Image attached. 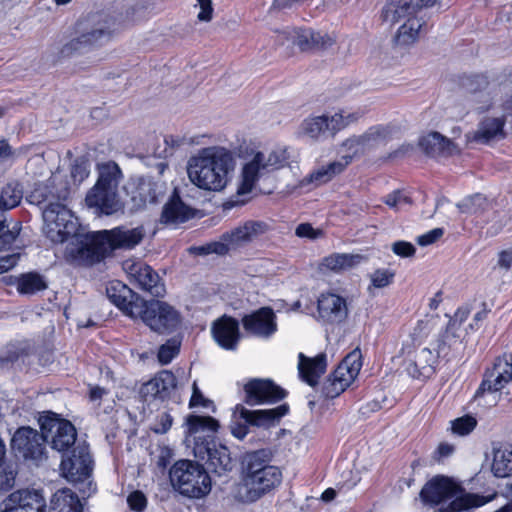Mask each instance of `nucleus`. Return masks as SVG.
I'll return each instance as SVG.
<instances>
[{
  "label": "nucleus",
  "instance_id": "obj_37",
  "mask_svg": "<svg viewBox=\"0 0 512 512\" xmlns=\"http://www.w3.org/2000/svg\"><path fill=\"white\" fill-rule=\"evenodd\" d=\"M504 124L503 118L487 117L479 123L473 139L481 143L501 139L504 137Z\"/></svg>",
  "mask_w": 512,
  "mask_h": 512
},
{
  "label": "nucleus",
  "instance_id": "obj_23",
  "mask_svg": "<svg viewBox=\"0 0 512 512\" xmlns=\"http://www.w3.org/2000/svg\"><path fill=\"white\" fill-rule=\"evenodd\" d=\"M245 331L255 337L268 339L277 331L276 315L272 308L262 307L242 318Z\"/></svg>",
  "mask_w": 512,
  "mask_h": 512
},
{
  "label": "nucleus",
  "instance_id": "obj_2",
  "mask_svg": "<svg viewBox=\"0 0 512 512\" xmlns=\"http://www.w3.org/2000/svg\"><path fill=\"white\" fill-rule=\"evenodd\" d=\"M143 226L129 228L118 226L85 235L67 248L68 255L78 264L93 265L105 259L114 250L133 249L145 237Z\"/></svg>",
  "mask_w": 512,
  "mask_h": 512
},
{
  "label": "nucleus",
  "instance_id": "obj_48",
  "mask_svg": "<svg viewBox=\"0 0 512 512\" xmlns=\"http://www.w3.org/2000/svg\"><path fill=\"white\" fill-rule=\"evenodd\" d=\"M383 202L391 209L399 211L412 204L410 196L403 190H394L383 198Z\"/></svg>",
  "mask_w": 512,
  "mask_h": 512
},
{
  "label": "nucleus",
  "instance_id": "obj_28",
  "mask_svg": "<svg viewBox=\"0 0 512 512\" xmlns=\"http://www.w3.org/2000/svg\"><path fill=\"white\" fill-rule=\"evenodd\" d=\"M108 299L122 310L126 315L133 318L131 311L134 304L141 302L142 298L136 295L128 286L120 281L110 282L106 288Z\"/></svg>",
  "mask_w": 512,
  "mask_h": 512
},
{
  "label": "nucleus",
  "instance_id": "obj_4",
  "mask_svg": "<svg viewBox=\"0 0 512 512\" xmlns=\"http://www.w3.org/2000/svg\"><path fill=\"white\" fill-rule=\"evenodd\" d=\"M290 157L289 149L285 146L246 151L242 156L237 182L236 196L240 198L238 202L246 203L257 184L272 173L288 166Z\"/></svg>",
  "mask_w": 512,
  "mask_h": 512
},
{
  "label": "nucleus",
  "instance_id": "obj_31",
  "mask_svg": "<svg viewBox=\"0 0 512 512\" xmlns=\"http://www.w3.org/2000/svg\"><path fill=\"white\" fill-rule=\"evenodd\" d=\"M419 146L429 156H450L457 152L456 145L438 132H431L419 140Z\"/></svg>",
  "mask_w": 512,
  "mask_h": 512
},
{
  "label": "nucleus",
  "instance_id": "obj_52",
  "mask_svg": "<svg viewBox=\"0 0 512 512\" xmlns=\"http://www.w3.org/2000/svg\"><path fill=\"white\" fill-rule=\"evenodd\" d=\"M476 425V419L470 415H466L452 421V431L455 434L465 436L471 433Z\"/></svg>",
  "mask_w": 512,
  "mask_h": 512
},
{
  "label": "nucleus",
  "instance_id": "obj_56",
  "mask_svg": "<svg viewBox=\"0 0 512 512\" xmlns=\"http://www.w3.org/2000/svg\"><path fill=\"white\" fill-rule=\"evenodd\" d=\"M212 404V401L206 398L201 390L199 389L197 382L194 381L192 384V395L189 401V407H204L208 408Z\"/></svg>",
  "mask_w": 512,
  "mask_h": 512
},
{
  "label": "nucleus",
  "instance_id": "obj_21",
  "mask_svg": "<svg viewBox=\"0 0 512 512\" xmlns=\"http://www.w3.org/2000/svg\"><path fill=\"white\" fill-rule=\"evenodd\" d=\"M318 317L326 325L343 323L349 314L346 298L335 293H323L318 299Z\"/></svg>",
  "mask_w": 512,
  "mask_h": 512
},
{
  "label": "nucleus",
  "instance_id": "obj_49",
  "mask_svg": "<svg viewBox=\"0 0 512 512\" xmlns=\"http://www.w3.org/2000/svg\"><path fill=\"white\" fill-rule=\"evenodd\" d=\"M395 273L390 269H377L369 275L370 285L368 290L371 292L372 288H384L389 286L394 279Z\"/></svg>",
  "mask_w": 512,
  "mask_h": 512
},
{
  "label": "nucleus",
  "instance_id": "obj_10",
  "mask_svg": "<svg viewBox=\"0 0 512 512\" xmlns=\"http://www.w3.org/2000/svg\"><path fill=\"white\" fill-rule=\"evenodd\" d=\"M111 37L112 30L107 21L86 20L78 24V35L64 46L63 52L86 53L102 46Z\"/></svg>",
  "mask_w": 512,
  "mask_h": 512
},
{
  "label": "nucleus",
  "instance_id": "obj_61",
  "mask_svg": "<svg viewBox=\"0 0 512 512\" xmlns=\"http://www.w3.org/2000/svg\"><path fill=\"white\" fill-rule=\"evenodd\" d=\"M172 423V416L168 413H162L158 416L157 422L153 426L152 430L157 434H164L171 428Z\"/></svg>",
  "mask_w": 512,
  "mask_h": 512
},
{
  "label": "nucleus",
  "instance_id": "obj_22",
  "mask_svg": "<svg viewBox=\"0 0 512 512\" xmlns=\"http://www.w3.org/2000/svg\"><path fill=\"white\" fill-rule=\"evenodd\" d=\"M2 506L1 512H44L45 500L39 490L21 489L11 493Z\"/></svg>",
  "mask_w": 512,
  "mask_h": 512
},
{
  "label": "nucleus",
  "instance_id": "obj_18",
  "mask_svg": "<svg viewBox=\"0 0 512 512\" xmlns=\"http://www.w3.org/2000/svg\"><path fill=\"white\" fill-rule=\"evenodd\" d=\"M126 271L131 282L138 285L142 290L149 292L152 296L162 297L166 290L158 273L149 265L143 262L126 261L124 263Z\"/></svg>",
  "mask_w": 512,
  "mask_h": 512
},
{
  "label": "nucleus",
  "instance_id": "obj_44",
  "mask_svg": "<svg viewBox=\"0 0 512 512\" xmlns=\"http://www.w3.org/2000/svg\"><path fill=\"white\" fill-rule=\"evenodd\" d=\"M460 338L461 336L458 331L446 327L445 331L436 340V348L434 350L439 357H448L452 351L461 345Z\"/></svg>",
  "mask_w": 512,
  "mask_h": 512
},
{
  "label": "nucleus",
  "instance_id": "obj_60",
  "mask_svg": "<svg viewBox=\"0 0 512 512\" xmlns=\"http://www.w3.org/2000/svg\"><path fill=\"white\" fill-rule=\"evenodd\" d=\"M127 502L132 510L141 512L146 507L147 499L142 492L134 491L128 496Z\"/></svg>",
  "mask_w": 512,
  "mask_h": 512
},
{
  "label": "nucleus",
  "instance_id": "obj_41",
  "mask_svg": "<svg viewBox=\"0 0 512 512\" xmlns=\"http://www.w3.org/2000/svg\"><path fill=\"white\" fill-rule=\"evenodd\" d=\"M22 229L21 222L0 214V249H9Z\"/></svg>",
  "mask_w": 512,
  "mask_h": 512
},
{
  "label": "nucleus",
  "instance_id": "obj_51",
  "mask_svg": "<svg viewBox=\"0 0 512 512\" xmlns=\"http://www.w3.org/2000/svg\"><path fill=\"white\" fill-rule=\"evenodd\" d=\"M347 388V385H344L340 379L334 377L331 374L322 386V394L328 399H334L343 393Z\"/></svg>",
  "mask_w": 512,
  "mask_h": 512
},
{
  "label": "nucleus",
  "instance_id": "obj_25",
  "mask_svg": "<svg viewBox=\"0 0 512 512\" xmlns=\"http://www.w3.org/2000/svg\"><path fill=\"white\" fill-rule=\"evenodd\" d=\"M268 229V224L263 221L249 220L224 233L222 239L229 241L230 246L235 250L255 241L264 235Z\"/></svg>",
  "mask_w": 512,
  "mask_h": 512
},
{
  "label": "nucleus",
  "instance_id": "obj_59",
  "mask_svg": "<svg viewBox=\"0 0 512 512\" xmlns=\"http://www.w3.org/2000/svg\"><path fill=\"white\" fill-rule=\"evenodd\" d=\"M470 312L471 310L467 306L458 308L453 318L450 319L447 327L458 331L460 326L467 320Z\"/></svg>",
  "mask_w": 512,
  "mask_h": 512
},
{
  "label": "nucleus",
  "instance_id": "obj_62",
  "mask_svg": "<svg viewBox=\"0 0 512 512\" xmlns=\"http://www.w3.org/2000/svg\"><path fill=\"white\" fill-rule=\"evenodd\" d=\"M392 251L401 257H411L415 254V247L406 241H397L392 245Z\"/></svg>",
  "mask_w": 512,
  "mask_h": 512
},
{
  "label": "nucleus",
  "instance_id": "obj_39",
  "mask_svg": "<svg viewBox=\"0 0 512 512\" xmlns=\"http://www.w3.org/2000/svg\"><path fill=\"white\" fill-rule=\"evenodd\" d=\"M48 283L45 277L37 272L21 274L17 278L16 288L21 295H34L47 289Z\"/></svg>",
  "mask_w": 512,
  "mask_h": 512
},
{
  "label": "nucleus",
  "instance_id": "obj_36",
  "mask_svg": "<svg viewBox=\"0 0 512 512\" xmlns=\"http://www.w3.org/2000/svg\"><path fill=\"white\" fill-rule=\"evenodd\" d=\"M193 216V210L183 203L180 197L175 194L165 204L162 211V221L165 223H183Z\"/></svg>",
  "mask_w": 512,
  "mask_h": 512
},
{
  "label": "nucleus",
  "instance_id": "obj_30",
  "mask_svg": "<svg viewBox=\"0 0 512 512\" xmlns=\"http://www.w3.org/2000/svg\"><path fill=\"white\" fill-rule=\"evenodd\" d=\"M350 163V156H341L340 159L329 162L313 170L302 180V184H314L315 186L325 184L337 175L341 174Z\"/></svg>",
  "mask_w": 512,
  "mask_h": 512
},
{
  "label": "nucleus",
  "instance_id": "obj_16",
  "mask_svg": "<svg viewBox=\"0 0 512 512\" xmlns=\"http://www.w3.org/2000/svg\"><path fill=\"white\" fill-rule=\"evenodd\" d=\"M61 475L69 482H82L90 477L92 459L86 445L73 447L71 455L63 457L60 464Z\"/></svg>",
  "mask_w": 512,
  "mask_h": 512
},
{
  "label": "nucleus",
  "instance_id": "obj_64",
  "mask_svg": "<svg viewBox=\"0 0 512 512\" xmlns=\"http://www.w3.org/2000/svg\"><path fill=\"white\" fill-rule=\"evenodd\" d=\"M200 12L197 15L198 20L209 22L212 19L213 7L211 0H197Z\"/></svg>",
  "mask_w": 512,
  "mask_h": 512
},
{
  "label": "nucleus",
  "instance_id": "obj_54",
  "mask_svg": "<svg viewBox=\"0 0 512 512\" xmlns=\"http://www.w3.org/2000/svg\"><path fill=\"white\" fill-rule=\"evenodd\" d=\"M361 140L360 135L353 136L345 140L342 147L347 151V153L344 156H350L352 160L355 156L364 153L366 147Z\"/></svg>",
  "mask_w": 512,
  "mask_h": 512
},
{
  "label": "nucleus",
  "instance_id": "obj_1",
  "mask_svg": "<svg viewBox=\"0 0 512 512\" xmlns=\"http://www.w3.org/2000/svg\"><path fill=\"white\" fill-rule=\"evenodd\" d=\"M68 195L67 185L62 181L58 182L56 178L37 185L29 195L31 203L44 205L43 231L54 243L65 242L77 229V222L64 203Z\"/></svg>",
  "mask_w": 512,
  "mask_h": 512
},
{
  "label": "nucleus",
  "instance_id": "obj_24",
  "mask_svg": "<svg viewBox=\"0 0 512 512\" xmlns=\"http://www.w3.org/2000/svg\"><path fill=\"white\" fill-rule=\"evenodd\" d=\"M178 388L176 376L169 370H162L140 388V395L145 401L169 398Z\"/></svg>",
  "mask_w": 512,
  "mask_h": 512
},
{
  "label": "nucleus",
  "instance_id": "obj_47",
  "mask_svg": "<svg viewBox=\"0 0 512 512\" xmlns=\"http://www.w3.org/2000/svg\"><path fill=\"white\" fill-rule=\"evenodd\" d=\"M389 133L390 130L388 127L377 125L370 127L366 132L360 135V137L367 150L384 142L387 139Z\"/></svg>",
  "mask_w": 512,
  "mask_h": 512
},
{
  "label": "nucleus",
  "instance_id": "obj_34",
  "mask_svg": "<svg viewBox=\"0 0 512 512\" xmlns=\"http://www.w3.org/2000/svg\"><path fill=\"white\" fill-rule=\"evenodd\" d=\"M363 259V256L359 254L333 253L322 260L320 269L322 271L341 273L357 266Z\"/></svg>",
  "mask_w": 512,
  "mask_h": 512
},
{
  "label": "nucleus",
  "instance_id": "obj_43",
  "mask_svg": "<svg viewBox=\"0 0 512 512\" xmlns=\"http://www.w3.org/2000/svg\"><path fill=\"white\" fill-rule=\"evenodd\" d=\"M329 117L313 116L305 119L300 126V133L313 140H318L328 130Z\"/></svg>",
  "mask_w": 512,
  "mask_h": 512
},
{
  "label": "nucleus",
  "instance_id": "obj_50",
  "mask_svg": "<svg viewBox=\"0 0 512 512\" xmlns=\"http://www.w3.org/2000/svg\"><path fill=\"white\" fill-rule=\"evenodd\" d=\"M347 388V385H344L340 379L334 377L331 374L322 386V394L328 399H334L343 393Z\"/></svg>",
  "mask_w": 512,
  "mask_h": 512
},
{
  "label": "nucleus",
  "instance_id": "obj_9",
  "mask_svg": "<svg viewBox=\"0 0 512 512\" xmlns=\"http://www.w3.org/2000/svg\"><path fill=\"white\" fill-rule=\"evenodd\" d=\"M133 308V318H140L152 331L159 334L171 333L181 324L180 312L167 302L142 299Z\"/></svg>",
  "mask_w": 512,
  "mask_h": 512
},
{
  "label": "nucleus",
  "instance_id": "obj_15",
  "mask_svg": "<svg viewBox=\"0 0 512 512\" xmlns=\"http://www.w3.org/2000/svg\"><path fill=\"white\" fill-rule=\"evenodd\" d=\"M45 434L30 427H21L13 435L12 449L25 459L40 461L45 456Z\"/></svg>",
  "mask_w": 512,
  "mask_h": 512
},
{
  "label": "nucleus",
  "instance_id": "obj_11",
  "mask_svg": "<svg viewBox=\"0 0 512 512\" xmlns=\"http://www.w3.org/2000/svg\"><path fill=\"white\" fill-rule=\"evenodd\" d=\"M288 411L286 405L278 406L274 409L265 410H248L243 405L235 407L234 415H238L239 419L232 421L230 425L231 433L237 439H244L248 434L249 425L258 427H267L279 420Z\"/></svg>",
  "mask_w": 512,
  "mask_h": 512
},
{
  "label": "nucleus",
  "instance_id": "obj_58",
  "mask_svg": "<svg viewBox=\"0 0 512 512\" xmlns=\"http://www.w3.org/2000/svg\"><path fill=\"white\" fill-rule=\"evenodd\" d=\"M295 234L301 238L315 240L323 236V231L313 228L309 223H302L297 226Z\"/></svg>",
  "mask_w": 512,
  "mask_h": 512
},
{
  "label": "nucleus",
  "instance_id": "obj_40",
  "mask_svg": "<svg viewBox=\"0 0 512 512\" xmlns=\"http://www.w3.org/2000/svg\"><path fill=\"white\" fill-rule=\"evenodd\" d=\"M98 180L95 185L108 188L113 191L118 190V185L122 178V172L119 166L112 161L98 165Z\"/></svg>",
  "mask_w": 512,
  "mask_h": 512
},
{
  "label": "nucleus",
  "instance_id": "obj_38",
  "mask_svg": "<svg viewBox=\"0 0 512 512\" xmlns=\"http://www.w3.org/2000/svg\"><path fill=\"white\" fill-rule=\"evenodd\" d=\"M491 470L496 477L504 478L512 475V447L506 445L493 446Z\"/></svg>",
  "mask_w": 512,
  "mask_h": 512
},
{
  "label": "nucleus",
  "instance_id": "obj_13",
  "mask_svg": "<svg viewBox=\"0 0 512 512\" xmlns=\"http://www.w3.org/2000/svg\"><path fill=\"white\" fill-rule=\"evenodd\" d=\"M41 431L46 442L59 452H65L76 443V429L71 422L61 419L57 414L49 412L39 419Z\"/></svg>",
  "mask_w": 512,
  "mask_h": 512
},
{
  "label": "nucleus",
  "instance_id": "obj_53",
  "mask_svg": "<svg viewBox=\"0 0 512 512\" xmlns=\"http://www.w3.org/2000/svg\"><path fill=\"white\" fill-rule=\"evenodd\" d=\"M179 352V345L176 341H168L166 344L162 345L158 351V360L161 364L166 365L170 363L173 358Z\"/></svg>",
  "mask_w": 512,
  "mask_h": 512
},
{
  "label": "nucleus",
  "instance_id": "obj_6",
  "mask_svg": "<svg viewBox=\"0 0 512 512\" xmlns=\"http://www.w3.org/2000/svg\"><path fill=\"white\" fill-rule=\"evenodd\" d=\"M219 427L216 419L210 416L190 415L186 419V440L194 442L195 457L205 460L207 468L222 475L233 469L234 462L228 448L214 440H201V433H215Z\"/></svg>",
  "mask_w": 512,
  "mask_h": 512
},
{
  "label": "nucleus",
  "instance_id": "obj_19",
  "mask_svg": "<svg viewBox=\"0 0 512 512\" xmlns=\"http://www.w3.org/2000/svg\"><path fill=\"white\" fill-rule=\"evenodd\" d=\"M245 402L255 406L272 404L286 397V391L269 379H251L244 385Z\"/></svg>",
  "mask_w": 512,
  "mask_h": 512
},
{
  "label": "nucleus",
  "instance_id": "obj_55",
  "mask_svg": "<svg viewBox=\"0 0 512 512\" xmlns=\"http://www.w3.org/2000/svg\"><path fill=\"white\" fill-rule=\"evenodd\" d=\"M197 250L200 254L215 253L218 255H224L234 249L230 246L229 241H225L221 238V241L209 243L206 246L197 248Z\"/></svg>",
  "mask_w": 512,
  "mask_h": 512
},
{
  "label": "nucleus",
  "instance_id": "obj_35",
  "mask_svg": "<svg viewBox=\"0 0 512 512\" xmlns=\"http://www.w3.org/2000/svg\"><path fill=\"white\" fill-rule=\"evenodd\" d=\"M419 5L409 1H399L385 5L382 11V18L385 22L394 25L399 21L417 16Z\"/></svg>",
  "mask_w": 512,
  "mask_h": 512
},
{
  "label": "nucleus",
  "instance_id": "obj_42",
  "mask_svg": "<svg viewBox=\"0 0 512 512\" xmlns=\"http://www.w3.org/2000/svg\"><path fill=\"white\" fill-rule=\"evenodd\" d=\"M423 22L417 16L408 18L398 29L395 41L397 45L408 46L419 37Z\"/></svg>",
  "mask_w": 512,
  "mask_h": 512
},
{
  "label": "nucleus",
  "instance_id": "obj_26",
  "mask_svg": "<svg viewBox=\"0 0 512 512\" xmlns=\"http://www.w3.org/2000/svg\"><path fill=\"white\" fill-rule=\"evenodd\" d=\"M89 207L96 208L105 215H112L122 210L123 204L117 191L94 185L85 198Z\"/></svg>",
  "mask_w": 512,
  "mask_h": 512
},
{
  "label": "nucleus",
  "instance_id": "obj_32",
  "mask_svg": "<svg viewBox=\"0 0 512 512\" xmlns=\"http://www.w3.org/2000/svg\"><path fill=\"white\" fill-rule=\"evenodd\" d=\"M361 359L362 355L359 349L351 351L333 371L332 375L349 387L361 370Z\"/></svg>",
  "mask_w": 512,
  "mask_h": 512
},
{
  "label": "nucleus",
  "instance_id": "obj_57",
  "mask_svg": "<svg viewBox=\"0 0 512 512\" xmlns=\"http://www.w3.org/2000/svg\"><path fill=\"white\" fill-rule=\"evenodd\" d=\"M15 472L10 465L0 463V489L6 490L14 485Z\"/></svg>",
  "mask_w": 512,
  "mask_h": 512
},
{
  "label": "nucleus",
  "instance_id": "obj_7",
  "mask_svg": "<svg viewBox=\"0 0 512 512\" xmlns=\"http://www.w3.org/2000/svg\"><path fill=\"white\" fill-rule=\"evenodd\" d=\"M422 500L430 504H440L453 499L449 506L440 512H463L465 510L483 506L490 499L482 496L464 493L462 487L446 476H436L428 481L422 488Z\"/></svg>",
  "mask_w": 512,
  "mask_h": 512
},
{
  "label": "nucleus",
  "instance_id": "obj_8",
  "mask_svg": "<svg viewBox=\"0 0 512 512\" xmlns=\"http://www.w3.org/2000/svg\"><path fill=\"white\" fill-rule=\"evenodd\" d=\"M173 488L189 498H202L211 491V479L204 467L191 460H179L170 468Z\"/></svg>",
  "mask_w": 512,
  "mask_h": 512
},
{
  "label": "nucleus",
  "instance_id": "obj_46",
  "mask_svg": "<svg viewBox=\"0 0 512 512\" xmlns=\"http://www.w3.org/2000/svg\"><path fill=\"white\" fill-rule=\"evenodd\" d=\"M488 206V199L480 193L466 197L457 204L460 212L465 214H479L486 210Z\"/></svg>",
  "mask_w": 512,
  "mask_h": 512
},
{
  "label": "nucleus",
  "instance_id": "obj_17",
  "mask_svg": "<svg viewBox=\"0 0 512 512\" xmlns=\"http://www.w3.org/2000/svg\"><path fill=\"white\" fill-rule=\"evenodd\" d=\"M130 197L133 209L145 208L148 204H155L163 197L165 188L163 183L151 178L131 179L124 187Z\"/></svg>",
  "mask_w": 512,
  "mask_h": 512
},
{
  "label": "nucleus",
  "instance_id": "obj_29",
  "mask_svg": "<svg viewBox=\"0 0 512 512\" xmlns=\"http://www.w3.org/2000/svg\"><path fill=\"white\" fill-rule=\"evenodd\" d=\"M327 356L320 353L315 357H307L303 353L298 355V371L301 379L310 386H315L318 379L325 373Z\"/></svg>",
  "mask_w": 512,
  "mask_h": 512
},
{
  "label": "nucleus",
  "instance_id": "obj_14",
  "mask_svg": "<svg viewBox=\"0 0 512 512\" xmlns=\"http://www.w3.org/2000/svg\"><path fill=\"white\" fill-rule=\"evenodd\" d=\"M277 37L281 45L294 44L301 51L327 49L336 41L335 37L328 33L297 28H286Z\"/></svg>",
  "mask_w": 512,
  "mask_h": 512
},
{
  "label": "nucleus",
  "instance_id": "obj_20",
  "mask_svg": "<svg viewBox=\"0 0 512 512\" xmlns=\"http://www.w3.org/2000/svg\"><path fill=\"white\" fill-rule=\"evenodd\" d=\"M510 382H512V354L504 353L495 358L492 367L486 371L477 395L485 391H500Z\"/></svg>",
  "mask_w": 512,
  "mask_h": 512
},
{
  "label": "nucleus",
  "instance_id": "obj_33",
  "mask_svg": "<svg viewBox=\"0 0 512 512\" xmlns=\"http://www.w3.org/2000/svg\"><path fill=\"white\" fill-rule=\"evenodd\" d=\"M48 512H83V507L76 493L63 488L51 497Z\"/></svg>",
  "mask_w": 512,
  "mask_h": 512
},
{
  "label": "nucleus",
  "instance_id": "obj_3",
  "mask_svg": "<svg viewBox=\"0 0 512 512\" xmlns=\"http://www.w3.org/2000/svg\"><path fill=\"white\" fill-rule=\"evenodd\" d=\"M233 153L224 147L212 146L199 150L187 163L188 178L195 186L207 191H221L234 170Z\"/></svg>",
  "mask_w": 512,
  "mask_h": 512
},
{
  "label": "nucleus",
  "instance_id": "obj_45",
  "mask_svg": "<svg viewBox=\"0 0 512 512\" xmlns=\"http://www.w3.org/2000/svg\"><path fill=\"white\" fill-rule=\"evenodd\" d=\"M23 198V190L19 183H8L0 194V209L10 210L18 206Z\"/></svg>",
  "mask_w": 512,
  "mask_h": 512
},
{
  "label": "nucleus",
  "instance_id": "obj_12",
  "mask_svg": "<svg viewBox=\"0 0 512 512\" xmlns=\"http://www.w3.org/2000/svg\"><path fill=\"white\" fill-rule=\"evenodd\" d=\"M403 366L407 373L416 379L429 378L436 370L437 352L429 347L416 345L414 341L406 342L402 347Z\"/></svg>",
  "mask_w": 512,
  "mask_h": 512
},
{
  "label": "nucleus",
  "instance_id": "obj_5",
  "mask_svg": "<svg viewBox=\"0 0 512 512\" xmlns=\"http://www.w3.org/2000/svg\"><path fill=\"white\" fill-rule=\"evenodd\" d=\"M270 452L258 450L246 457L242 481L235 485L233 497L242 503H252L280 485L281 470L270 463Z\"/></svg>",
  "mask_w": 512,
  "mask_h": 512
},
{
  "label": "nucleus",
  "instance_id": "obj_27",
  "mask_svg": "<svg viewBox=\"0 0 512 512\" xmlns=\"http://www.w3.org/2000/svg\"><path fill=\"white\" fill-rule=\"evenodd\" d=\"M212 335L216 343L226 350H235L240 338L239 323L229 316H222L212 324Z\"/></svg>",
  "mask_w": 512,
  "mask_h": 512
},
{
  "label": "nucleus",
  "instance_id": "obj_63",
  "mask_svg": "<svg viewBox=\"0 0 512 512\" xmlns=\"http://www.w3.org/2000/svg\"><path fill=\"white\" fill-rule=\"evenodd\" d=\"M444 234V230L442 228H435L431 231L420 235L417 238V243L421 246H427L434 242H436L438 239H440Z\"/></svg>",
  "mask_w": 512,
  "mask_h": 512
}]
</instances>
